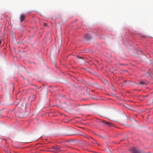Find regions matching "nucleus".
Here are the masks:
<instances>
[{
	"label": "nucleus",
	"instance_id": "obj_1",
	"mask_svg": "<svg viewBox=\"0 0 153 153\" xmlns=\"http://www.w3.org/2000/svg\"><path fill=\"white\" fill-rule=\"evenodd\" d=\"M59 49L58 50L57 52H55V49H53L52 50L51 52L50 53V58L51 60H54V56L56 55H57L58 54L60 50V47L62 45V41L61 39L59 42Z\"/></svg>",
	"mask_w": 153,
	"mask_h": 153
},
{
	"label": "nucleus",
	"instance_id": "obj_2",
	"mask_svg": "<svg viewBox=\"0 0 153 153\" xmlns=\"http://www.w3.org/2000/svg\"><path fill=\"white\" fill-rule=\"evenodd\" d=\"M26 102L25 100H23L22 101V108L19 107L18 108V111H19V113H21L22 112V111H21V110L22 109V108L25 109L26 107Z\"/></svg>",
	"mask_w": 153,
	"mask_h": 153
},
{
	"label": "nucleus",
	"instance_id": "obj_3",
	"mask_svg": "<svg viewBox=\"0 0 153 153\" xmlns=\"http://www.w3.org/2000/svg\"><path fill=\"white\" fill-rule=\"evenodd\" d=\"M131 150L133 153H144L143 151L134 148H132Z\"/></svg>",
	"mask_w": 153,
	"mask_h": 153
},
{
	"label": "nucleus",
	"instance_id": "obj_4",
	"mask_svg": "<svg viewBox=\"0 0 153 153\" xmlns=\"http://www.w3.org/2000/svg\"><path fill=\"white\" fill-rule=\"evenodd\" d=\"M26 18L25 15L24 14H21L20 16V20L21 22L23 21Z\"/></svg>",
	"mask_w": 153,
	"mask_h": 153
},
{
	"label": "nucleus",
	"instance_id": "obj_5",
	"mask_svg": "<svg viewBox=\"0 0 153 153\" xmlns=\"http://www.w3.org/2000/svg\"><path fill=\"white\" fill-rule=\"evenodd\" d=\"M127 120V116L125 114L122 115L121 117V120L122 121L125 120L126 121Z\"/></svg>",
	"mask_w": 153,
	"mask_h": 153
},
{
	"label": "nucleus",
	"instance_id": "obj_6",
	"mask_svg": "<svg viewBox=\"0 0 153 153\" xmlns=\"http://www.w3.org/2000/svg\"><path fill=\"white\" fill-rule=\"evenodd\" d=\"M139 84L142 85H146L148 84V82L146 81L141 80Z\"/></svg>",
	"mask_w": 153,
	"mask_h": 153
},
{
	"label": "nucleus",
	"instance_id": "obj_7",
	"mask_svg": "<svg viewBox=\"0 0 153 153\" xmlns=\"http://www.w3.org/2000/svg\"><path fill=\"white\" fill-rule=\"evenodd\" d=\"M61 148V147L57 145L55 146H53L52 147V149H55L56 151L58 150L60 148Z\"/></svg>",
	"mask_w": 153,
	"mask_h": 153
},
{
	"label": "nucleus",
	"instance_id": "obj_8",
	"mask_svg": "<svg viewBox=\"0 0 153 153\" xmlns=\"http://www.w3.org/2000/svg\"><path fill=\"white\" fill-rule=\"evenodd\" d=\"M85 36L87 39H89L91 38V36L89 34H87L85 35Z\"/></svg>",
	"mask_w": 153,
	"mask_h": 153
},
{
	"label": "nucleus",
	"instance_id": "obj_9",
	"mask_svg": "<svg viewBox=\"0 0 153 153\" xmlns=\"http://www.w3.org/2000/svg\"><path fill=\"white\" fill-rule=\"evenodd\" d=\"M91 143L93 144H96L99 145L98 142L94 140H93L92 141H91Z\"/></svg>",
	"mask_w": 153,
	"mask_h": 153
},
{
	"label": "nucleus",
	"instance_id": "obj_10",
	"mask_svg": "<svg viewBox=\"0 0 153 153\" xmlns=\"http://www.w3.org/2000/svg\"><path fill=\"white\" fill-rule=\"evenodd\" d=\"M77 57L80 59H81L82 60L83 62H85L84 60L83 59L82 57L78 56Z\"/></svg>",
	"mask_w": 153,
	"mask_h": 153
},
{
	"label": "nucleus",
	"instance_id": "obj_11",
	"mask_svg": "<svg viewBox=\"0 0 153 153\" xmlns=\"http://www.w3.org/2000/svg\"><path fill=\"white\" fill-rule=\"evenodd\" d=\"M75 134H76L74 133H71L68 134V135H75Z\"/></svg>",
	"mask_w": 153,
	"mask_h": 153
},
{
	"label": "nucleus",
	"instance_id": "obj_12",
	"mask_svg": "<svg viewBox=\"0 0 153 153\" xmlns=\"http://www.w3.org/2000/svg\"><path fill=\"white\" fill-rule=\"evenodd\" d=\"M112 89L114 91H116L114 87L113 86H112Z\"/></svg>",
	"mask_w": 153,
	"mask_h": 153
},
{
	"label": "nucleus",
	"instance_id": "obj_13",
	"mask_svg": "<svg viewBox=\"0 0 153 153\" xmlns=\"http://www.w3.org/2000/svg\"><path fill=\"white\" fill-rule=\"evenodd\" d=\"M149 72H147L146 74V75L147 76H149Z\"/></svg>",
	"mask_w": 153,
	"mask_h": 153
},
{
	"label": "nucleus",
	"instance_id": "obj_14",
	"mask_svg": "<svg viewBox=\"0 0 153 153\" xmlns=\"http://www.w3.org/2000/svg\"><path fill=\"white\" fill-rule=\"evenodd\" d=\"M85 137L87 138H90V137H89V136H87V135H86L85 136ZM90 138H91V137H90Z\"/></svg>",
	"mask_w": 153,
	"mask_h": 153
},
{
	"label": "nucleus",
	"instance_id": "obj_15",
	"mask_svg": "<svg viewBox=\"0 0 153 153\" xmlns=\"http://www.w3.org/2000/svg\"><path fill=\"white\" fill-rule=\"evenodd\" d=\"M102 122H103V123H106V124H109V123L105 122V121H104V120Z\"/></svg>",
	"mask_w": 153,
	"mask_h": 153
},
{
	"label": "nucleus",
	"instance_id": "obj_16",
	"mask_svg": "<svg viewBox=\"0 0 153 153\" xmlns=\"http://www.w3.org/2000/svg\"><path fill=\"white\" fill-rule=\"evenodd\" d=\"M110 119V120H111V121H114V119H112V118H110V119Z\"/></svg>",
	"mask_w": 153,
	"mask_h": 153
},
{
	"label": "nucleus",
	"instance_id": "obj_17",
	"mask_svg": "<svg viewBox=\"0 0 153 153\" xmlns=\"http://www.w3.org/2000/svg\"><path fill=\"white\" fill-rule=\"evenodd\" d=\"M44 26H47V24H46V23H44Z\"/></svg>",
	"mask_w": 153,
	"mask_h": 153
},
{
	"label": "nucleus",
	"instance_id": "obj_18",
	"mask_svg": "<svg viewBox=\"0 0 153 153\" xmlns=\"http://www.w3.org/2000/svg\"><path fill=\"white\" fill-rule=\"evenodd\" d=\"M105 83H106H106H108V82H107V81H106V80H105Z\"/></svg>",
	"mask_w": 153,
	"mask_h": 153
},
{
	"label": "nucleus",
	"instance_id": "obj_19",
	"mask_svg": "<svg viewBox=\"0 0 153 153\" xmlns=\"http://www.w3.org/2000/svg\"><path fill=\"white\" fill-rule=\"evenodd\" d=\"M54 65H55V66H56V62H55L54 63Z\"/></svg>",
	"mask_w": 153,
	"mask_h": 153
},
{
	"label": "nucleus",
	"instance_id": "obj_20",
	"mask_svg": "<svg viewBox=\"0 0 153 153\" xmlns=\"http://www.w3.org/2000/svg\"><path fill=\"white\" fill-rule=\"evenodd\" d=\"M33 96L34 97H36V96L35 95H33Z\"/></svg>",
	"mask_w": 153,
	"mask_h": 153
},
{
	"label": "nucleus",
	"instance_id": "obj_21",
	"mask_svg": "<svg viewBox=\"0 0 153 153\" xmlns=\"http://www.w3.org/2000/svg\"><path fill=\"white\" fill-rule=\"evenodd\" d=\"M1 44V41L0 40V44Z\"/></svg>",
	"mask_w": 153,
	"mask_h": 153
},
{
	"label": "nucleus",
	"instance_id": "obj_22",
	"mask_svg": "<svg viewBox=\"0 0 153 153\" xmlns=\"http://www.w3.org/2000/svg\"><path fill=\"white\" fill-rule=\"evenodd\" d=\"M22 77H23V78L24 79V77H23V76H22Z\"/></svg>",
	"mask_w": 153,
	"mask_h": 153
},
{
	"label": "nucleus",
	"instance_id": "obj_23",
	"mask_svg": "<svg viewBox=\"0 0 153 153\" xmlns=\"http://www.w3.org/2000/svg\"><path fill=\"white\" fill-rule=\"evenodd\" d=\"M92 87H94V86L93 85H92Z\"/></svg>",
	"mask_w": 153,
	"mask_h": 153
},
{
	"label": "nucleus",
	"instance_id": "obj_24",
	"mask_svg": "<svg viewBox=\"0 0 153 153\" xmlns=\"http://www.w3.org/2000/svg\"><path fill=\"white\" fill-rule=\"evenodd\" d=\"M87 90H88V88H87Z\"/></svg>",
	"mask_w": 153,
	"mask_h": 153
},
{
	"label": "nucleus",
	"instance_id": "obj_25",
	"mask_svg": "<svg viewBox=\"0 0 153 153\" xmlns=\"http://www.w3.org/2000/svg\"><path fill=\"white\" fill-rule=\"evenodd\" d=\"M87 90H88V88H87Z\"/></svg>",
	"mask_w": 153,
	"mask_h": 153
}]
</instances>
